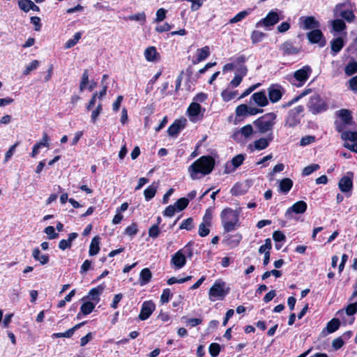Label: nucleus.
I'll return each mask as SVG.
<instances>
[{
  "mask_svg": "<svg viewBox=\"0 0 357 357\" xmlns=\"http://www.w3.org/2000/svg\"><path fill=\"white\" fill-rule=\"evenodd\" d=\"M220 218L225 233L234 231L241 225L239 213L231 208H224L220 213Z\"/></svg>",
  "mask_w": 357,
  "mask_h": 357,
  "instance_id": "nucleus-2",
  "label": "nucleus"
},
{
  "mask_svg": "<svg viewBox=\"0 0 357 357\" xmlns=\"http://www.w3.org/2000/svg\"><path fill=\"white\" fill-rule=\"evenodd\" d=\"M342 139L344 140H349L356 142H357V132L344 131L342 133Z\"/></svg>",
  "mask_w": 357,
  "mask_h": 357,
  "instance_id": "nucleus-44",
  "label": "nucleus"
},
{
  "mask_svg": "<svg viewBox=\"0 0 357 357\" xmlns=\"http://www.w3.org/2000/svg\"><path fill=\"white\" fill-rule=\"evenodd\" d=\"M307 208V205L304 201H298L294 203L291 207L288 208L285 212V215H287L292 212L296 214L304 213Z\"/></svg>",
  "mask_w": 357,
  "mask_h": 357,
  "instance_id": "nucleus-18",
  "label": "nucleus"
},
{
  "mask_svg": "<svg viewBox=\"0 0 357 357\" xmlns=\"http://www.w3.org/2000/svg\"><path fill=\"white\" fill-rule=\"evenodd\" d=\"M211 226H208V225L202 222L199 226L198 234L201 237H205L208 236L210 233V227Z\"/></svg>",
  "mask_w": 357,
  "mask_h": 357,
  "instance_id": "nucleus-56",
  "label": "nucleus"
},
{
  "mask_svg": "<svg viewBox=\"0 0 357 357\" xmlns=\"http://www.w3.org/2000/svg\"><path fill=\"white\" fill-rule=\"evenodd\" d=\"M156 192H157V187L154 186L153 184L150 185L144 191L145 199L146 201H150L151 199H153L155 197Z\"/></svg>",
  "mask_w": 357,
  "mask_h": 357,
  "instance_id": "nucleus-36",
  "label": "nucleus"
},
{
  "mask_svg": "<svg viewBox=\"0 0 357 357\" xmlns=\"http://www.w3.org/2000/svg\"><path fill=\"white\" fill-rule=\"evenodd\" d=\"M241 133L245 137H249L253 133V128L250 124H248L241 128Z\"/></svg>",
  "mask_w": 357,
  "mask_h": 357,
  "instance_id": "nucleus-63",
  "label": "nucleus"
},
{
  "mask_svg": "<svg viewBox=\"0 0 357 357\" xmlns=\"http://www.w3.org/2000/svg\"><path fill=\"white\" fill-rule=\"evenodd\" d=\"M319 168H320V166L318 164L310 165L304 167V169L302 171V175L304 176H309L311 174H312L314 172L318 170Z\"/></svg>",
  "mask_w": 357,
  "mask_h": 357,
  "instance_id": "nucleus-46",
  "label": "nucleus"
},
{
  "mask_svg": "<svg viewBox=\"0 0 357 357\" xmlns=\"http://www.w3.org/2000/svg\"><path fill=\"white\" fill-rule=\"evenodd\" d=\"M344 73L347 76H351L357 73V61L351 59L344 68Z\"/></svg>",
  "mask_w": 357,
  "mask_h": 357,
  "instance_id": "nucleus-34",
  "label": "nucleus"
},
{
  "mask_svg": "<svg viewBox=\"0 0 357 357\" xmlns=\"http://www.w3.org/2000/svg\"><path fill=\"white\" fill-rule=\"evenodd\" d=\"M176 211L175 205H169L163 211L162 214L166 217H172Z\"/></svg>",
  "mask_w": 357,
  "mask_h": 357,
  "instance_id": "nucleus-64",
  "label": "nucleus"
},
{
  "mask_svg": "<svg viewBox=\"0 0 357 357\" xmlns=\"http://www.w3.org/2000/svg\"><path fill=\"white\" fill-rule=\"evenodd\" d=\"M105 287V285L103 283L91 289L89 292L88 297L96 303H98L100 301V296L103 292Z\"/></svg>",
  "mask_w": 357,
  "mask_h": 357,
  "instance_id": "nucleus-21",
  "label": "nucleus"
},
{
  "mask_svg": "<svg viewBox=\"0 0 357 357\" xmlns=\"http://www.w3.org/2000/svg\"><path fill=\"white\" fill-rule=\"evenodd\" d=\"M32 257L36 261L40 263L41 265L47 264L50 261V257L47 254L41 255L38 248H35L32 252Z\"/></svg>",
  "mask_w": 357,
  "mask_h": 357,
  "instance_id": "nucleus-29",
  "label": "nucleus"
},
{
  "mask_svg": "<svg viewBox=\"0 0 357 357\" xmlns=\"http://www.w3.org/2000/svg\"><path fill=\"white\" fill-rule=\"evenodd\" d=\"M270 101L273 103L278 102L284 93L282 86L278 84H272L267 89Z\"/></svg>",
  "mask_w": 357,
  "mask_h": 357,
  "instance_id": "nucleus-9",
  "label": "nucleus"
},
{
  "mask_svg": "<svg viewBox=\"0 0 357 357\" xmlns=\"http://www.w3.org/2000/svg\"><path fill=\"white\" fill-rule=\"evenodd\" d=\"M302 50V47L300 45H295L294 43L288 40L284 41L280 46V51L282 52L283 56H289L298 54Z\"/></svg>",
  "mask_w": 357,
  "mask_h": 357,
  "instance_id": "nucleus-8",
  "label": "nucleus"
},
{
  "mask_svg": "<svg viewBox=\"0 0 357 357\" xmlns=\"http://www.w3.org/2000/svg\"><path fill=\"white\" fill-rule=\"evenodd\" d=\"M172 296L173 294L169 288L164 289L160 296V301L162 304L167 303Z\"/></svg>",
  "mask_w": 357,
  "mask_h": 357,
  "instance_id": "nucleus-42",
  "label": "nucleus"
},
{
  "mask_svg": "<svg viewBox=\"0 0 357 357\" xmlns=\"http://www.w3.org/2000/svg\"><path fill=\"white\" fill-rule=\"evenodd\" d=\"M152 273L148 268L142 269L139 273V284L141 286L145 285L151 282Z\"/></svg>",
  "mask_w": 357,
  "mask_h": 357,
  "instance_id": "nucleus-31",
  "label": "nucleus"
},
{
  "mask_svg": "<svg viewBox=\"0 0 357 357\" xmlns=\"http://www.w3.org/2000/svg\"><path fill=\"white\" fill-rule=\"evenodd\" d=\"M280 20L279 15L276 11L271 10L262 20V23L265 26H271L277 24Z\"/></svg>",
  "mask_w": 357,
  "mask_h": 357,
  "instance_id": "nucleus-23",
  "label": "nucleus"
},
{
  "mask_svg": "<svg viewBox=\"0 0 357 357\" xmlns=\"http://www.w3.org/2000/svg\"><path fill=\"white\" fill-rule=\"evenodd\" d=\"M304 112L303 105H298L291 109L285 118L284 126L294 128L301 123V114Z\"/></svg>",
  "mask_w": 357,
  "mask_h": 357,
  "instance_id": "nucleus-7",
  "label": "nucleus"
},
{
  "mask_svg": "<svg viewBox=\"0 0 357 357\" xmlns=\"http://www.w3.org/2000/svg\"><path fill=\"white\" fill-rule=\"evenodd\" d=\"M292 186V180L289 178H284L280 181L279 190L284 194H287L291 190Z\"/></svg>",
  "mask_w": 357,
  "mask_h": 357,
  "instance_id": "nucleus-32",
  "label": "nucleus"
},
{
  "mask_svg": "<svg viewBox=\"0 0 357 357\" xmlns=\"http://www.w3.org/2000/svg\"><path fill=\"white\" fill-rule=\"evenodd\" d=\"M340 116L345 124L351 123L352 116L351 112L349 109H341L340 111Z\"/></svg>",
  "mask_w": 357,
  "mask_h": 357,
  "instance_id": "nucleus-39",
  "label": "nucleus"
},
{
  "mask_svg": "<svg viewBox=\"0 0 357 357\" xmlns=\"http://www.w3.org/2000/svg\"><path fill=\"white\" fill-rule=\"evenodd\" d=\"M346 313L349 316H352L355 314L357 312V301L349 304L346 309H345Z\"/></svg>",
  "mask_w": 357,
  "mask_h": 357,
  "instance_id": "nucleus-62",
  "label": "nucleus"
},
{
  "mask_svg": "<svg viewBox=\"0 0 357 357\" xmlns=\"http://www.w3.org/2000/svg\"><path fill=\"white\" fill-rule=\"evenodd\" d=\"M86 322V321H82L81 323L76 324L71 328L67 330L66 332H64V337H71L73 335L75 331L78 328H81L82 326H83L84 325H85Z\"/></svg>",
  "mask_w": 357,
  "mask_h": 357,
  "instance_id": "nucleus-50",
  "label": "nucleus"
},
{
  "mask_svg": "<svg viewBox=\"0 0 357 357\" xmlns=\"http://www.w3.org/2000/svg\"><path fill=\"white\" fill-rule=\"evenodd\" d=\"M341 322L338 318H333L327 324L326 329L328 333H333L337 331L340 326Z\"/></svg>",
  "mask_w": 357,
  "mask_h": 357,
  "instance_id": "nucleus-33",
  "label": "nucleus"
},
{
  "mask_svg": "<svg viewBox=\"0 0 357 357\" xmlns=\"http://www.w3.org/2000/svg\"><path fill=\"white\" fill-rule=\"evenodd\" d=\"M193 227V219L192 218H188L182 222L179 226V229H186L188 231H191Z\"/></svg>",
  "mask_w": 357,
  "mask_h": 357,
  "instance_id": "nucleus-48",
  "label": "nucleus"
},
{
  "mask_svg": "<svg viewBox=\"0 0 357 357\" xmlns=\"http://www.w3.org/2000/svg\"><path fill=\"white\" fill-rule=\"evenodd\" d=\"M144 56L146 61L150 62L156 61L160 59V54L154 46H150L145 50Z\"/></svg>",
  "mask_w": 357,
  "mask_h": 357,
  "instance_id": "nucleus-25",
  "label": "nucleus"
},
{
  "mask_svg": "<svg viewBox=\"0 0 357 357\" xmlns=\"http://www.w3.org/2000/svg\"><path fill=\"white\" fill-rule=\"evenodd\" d=\"M194 242L190 241L182 249L180 250H181V253L185 254V259H192L194 254L192 248Z\"/></svg>",
  "mask_w": 357,
  "mask_h": 357,
  "instance_id": "nucleus-37",
  "label": "nucleus"
},
{
  "mask_svg": "<svg viewBox=\"0 0 357 357\" xmlns=\"http://www.w3.org/2000/svg\"><path fill=\"white\" fill-rule=\"evenodd\" d=\"M312 73V68L310 66L306 65L301 69L296 70L293 75V79H289V82L297 87H301L305 84L306 81L309 79Z\"/></svg>",
  "mask_w": 357,
  "mask_h": 357,
  "instance_id": "nucleus-6",
  "label": "nucleus"
},
{
  "mask_svg": "<svg viewBox=\"0 0 357 357\" xmlns=\"http://www.w3.org/2000/svg\"><path fill=\"white\" fill-rule=\"evenodd\" d=\"M100 237L99 236H94L90 243L89 245V256H94L96 255L100 250Z\"/></svg>",
  "mask_w": 357,
  "mask_h": 357,
  "instance_id": "nucleus-28",
  "label": "nucleus"
},
{
  "mask_svg": "<svg viewBox=\"0 0 357 357\" xmlns=\"http://www.w3.org/2000/svg\"><path fill=\"white\" fill-rule=\"evenodd\" d=\"M309 111L313 114H317L326 111L328 108L326 102L319 94H314L310 98L307 105Z\"/></svg>",
  "mask_w": 357,
  "mask_h": 357,
  "instance_id": "nucleus-5",
  "label": "nucleus"
},
{
  "mask_svg": "<svg viewBox=\"0 0 357 357\" xmlns=\"http://www.w3.org/2000/svg\"><path fill=\"white\" fill-rule=\"evenodd\" d=\"M160 231V230L158 225H153L149 229V236L155 239L158 237Z\"/></svg>",
  "mask_w": 357,
  "mask_h": 357,
  "instance_id": "nucleus-58",
  "label": "nucleus"
},
{
  "mask_svg": "<svg viewBox=\"0 0 357 357\" xmlns=\"http://www.w3.org/2000/svg\"><path fill=\"white\" fill-rule=\"evenodd\" d=\"M185 119H176L167 129L168 135L170 137H177L178 133L185 127Z\"/></svg>",
  "mask_w": 357,
  "mask_h": 357,
  "instance_id": "nucleus-14",
  "label": "nucleus"
},
{
  "mask_svg": "<svg viewBox=\"0 0 357 357\" xmlns=\"http://www.w3.org/2000/svg\"><path fill=\"white\" fill-rule=\"evenodd\" d=\"M353 176L352 172H347V175L340 178L338 183V187L342 192H347L352 190L353 188Z\"/></svg>",
  "mask_w": 357,
  "mask_h": 357,
  "instance_id": "nucleus-13",
  "label": "nucleus"
},
{
  "mask_svg": "<svg viewBox=\"0 0 357 357\" xmlns=\"http://www.w3.org/2000/svg\"><path fill=\"white\" fill-rule=\"evenodd\" d=\"M220 345L218 343H211L208 347V351L211 357H217L220 352Z\"/></svg>",
  "mask_w": 357,
  "mask_h": 357,
  "instance_id": "nucleus-47",
  "label": "nucleus"
},
{
  "mask_svg": "<svg viewBox=\"0 0 357 357\" xmlns=\"http://www.w3.org/2000/svg\"><path fill=\"white\" fill-rule=\"evenodd\" d=\"M82 33L80 32H77L73 36V38L69 39L65 44V48L69 49L74 47L81 38Z\"/></svg>",
  "mask_w": 357,
  "mask_h": 357,
  "instance_id": "nucleus-43",
  "label": "nucleus"
},
{
  "mask_svg": "<svg viewBox=\"0 0 357 357\" xmlns=\"http://www.w3.org/2000/svg\"><path fill=\"white\" fill-rule=\"evenodd\" d=\"M102 111V105L101 103H99L97 107L92 111L91 121L93 123H95L97 121L98 116Z\"/></svg>",
  "mask_w": 357,
  "mask_h": 357,
  "instance_id": "nucleus-53",
  "label": "nucleus"
},
{
  "mask_svg": "<svg viewBox=\"0 0 357 357\" xmlns=\"http://www.w3.org/2000/svg\"><path fill=\"white\" fill-rule=\"evenodd\" d=\"M237 91H231L228 89H225L221 92V96L225 102H229L234 99L236 96Z\"/></svg>",
  "mask_w": 357,
  "mask_h": 357,
  "instance_id": "nucleus-38",
  "label": "nucleus"
},
{
  "mask_svg": "<svg viewBox=\"0 0 357 357\" xmlns=\"http://www.w3.org/2000/svg\"><path fill=\"white\" fill-rule=\"evenodd\" d=\"M299 26L304 30H314L319 28L320 23L314 16H302L299 18Z\"/></svg>",
  "mask_w": 357,
  "mask_h": 357,
  "instance_id": "nucleus-10",
  "label": "nucleus"
},
{
  "mask_svg": "<svg viewBox=\"0 0 357 357\" xmlns=\"http://www.w3.org/2000/svg\"><path fill=\"white\" fill-rule=\"evenodd\" d=\"M189 204V199L186 197H181L178 199L175 203V207L178 209V211L184 210Z\"/></svg>",
  "mask_w": 357,
  "mask_h": 357,
  "instance_id": "nucleus-45",
  "label": "nucleus"
},
{
  "mask_svg": "<svg viewBox=\"0 0 357 357\" xmlns=\"http://www.w3.org/2000/svg\"><path fill=\"white\" fill-rule=\"evenodd\" d=\"M246 60H247L246 56L243 54H241V55H238V56L234 57L233 63H234L235 67H236L238 68V67H241V66H245L244 65V63H245Z\"/></svg>",
  "mask_w": 357,
  "mask_h": 357,
  "instance_id": "nucleus-59",
  "label": "nucleus"
},
{
  "mask_svg": "<svg viewBox=\"0 0 357 357\" xmlns=\"http://www.w3.org/2000/svg\"><path fill=\"white\" fill-rule=\"evenodd\" d=\"M331 54L335 56L344 46V41L342 37L333 38L331 41Z\"/></svg>",
  "mask_w": 357,
  "mask_h": 357,
  "instance_id": "nucleus-26",
  "label": "nucleus"
},
{
  "mask_svg": "<svg viewBox=\"0 0 357 357\" xmlns=\"http://www.w3.org/2000/svg\"><path fill=\"white\" fill-rule=\"evenodd\" d=\"M265 36V33L261 32L259 31H253L251 34V40L252 43H257L261 42L264 37Z\"/></svg>",
  "mask_w": 357,
  "mask_h": 357,
  "instance_id": "nucleus-49",
  "label": "nucleus"
},
{
  "mask_svg": "<svg viewBox=\"0 0 357 357\" xmlns=\"http://www.w3.org/2000/svg\"><path fill=\"white\" fill-rule=\"evenodd\" d=\"M44 232L48 236L49 239H55L59 236V234L55 231V229L53 226H47L45 227Z\"/></svg>",
  "mask_w": 357,
  "mask_h": 357,
  "instance_id": "nucleus-57",
  "label": "nucleus"
},
{
  "mask_svg": "<svg viewBox=\"0 0 357 357\" xmlns=\"http://www.w3.org/2000/svg\"><path fill=\"white\" fill-rule=\"evenodd\" d=\"M249 11L243 10L237 13L233 18L229 20V22L234 24L243 20L247 15H248Z\"/></svg>",
  "mask_w": 357,
  "mask_h": 357,
  "instance_id": "nucleus-54",
  "label": "nucleus"
},
{
  "mask_svg": "<svg viewBox=\"0 0 357 357\" xmlns=\"http://www.w3.org/2000/svg\"><path fill=\"white\" fill-rule=\"evenodd\" d=\"M39 66V61L38 60H33L29 65H27L23 71L24 75H28L32 70H36Z\"/></svg>",
  "mask_w": 357,
  "mask_h": 357,
  "instance_id": "nucleus-52",
  "label": "nucleus"
},
{
  "mask_svg": "<svg viewBox=\"0 0 357 357\" xmlns=\"http://www.w3.org/2000/svg\"><path fill=\"white\" fill-rule=\"evenodd\" d=\"M250 101L255 102L259 107H265L268 104L264 90L254 93L250 97Z\"/></svg>",
  "mask_w": 357,
  "mask_h": 357,
  "instance_id": "nucleus-17",
  "label": "nucleus"
},
{
  "mask_svg": "<svg viewBox=\"0 0 357 357\" xmlns=\"http://www.w3.org/2000/svg\"><path fill=\"white\" fill-rule=\"evenodd\" d=\"M202 107L197 102H192L188 108V114L190 116H197L201 112Z\"/></svg>",
  "mask_w": 357,
  "mask_h": 357,
  "instance_id": "nucleus-35",
  "label": "nucleus"
},
{
  "mask_svg": "<svg viewBox=\"0 0 357 357\" xmlns=\"http://www.w3.org/2000/svg\"><path fill=\"white\" fill-rule=\"evenodd\" d=\"M97 303H93L91 301H86L82 303L80 307V312L77 314V317L79 319L80 317V313H82L84 315H88L91 314Z\"/></svg>",
  "mask_w": 357,
  "mask_h": 357,
  "instance_id": "nucleus-30",
  "label": "nucleus"
},
{
  "mask_svg": "<svg viewBox=\"0 0 357 357\" xmlns=\"http://www.w3.org/2000/svg\"><path fill=\"white\" fill-rule=\"evenodd\" d=\"M244 160H245L244 155H243V154L236 155L231 159V165L233 166L232 169H228L229 164L227 163L225 165V169L224 172L225 174H229L230 172L234 171L236 169H237L238 167H240L243 164Z\"/></svg>",
  "mask_w": 357,
  "mask_h": 357,
  "instance_id": "nucleus-24",
  "label": "nucleus"
},
{
  "mask_svg": "<svg viewBox=\"0 0 357 357\" xmlns=\"http://www.w3.org/2000/svg\"><path fill=\"white\" fill-rule=\"evenodd\" d=\"M276 114L268 112L253 121V124L260 133L271 132L275 123Z\"/></svg>",
  "mask_w": 357,
  "mask_h": 357,
  "instance_id": "nucleus-3",
  "label": "nucleus"
},
{
  "mask_svg": "<svg viewBox=\"0 0 357 357\" xmlns=\"http://www.w3.org/2000/svg\"><path fill=\"white\" fill-rule=\"evenodd\" d=\"M171 264L176 269L183 268L186 264V259L184 253H181V250H178L174 253L171 259Z\"/></svg>",
  "mask_w": 357,
  "mask_h": 357,
  "instance_id": "nucleus-16",
  "label": "nucleus"
},
{
  "mask_svg": "<svg viewBox=\"0 0 357 357\" xmlns=\"http://www.w3.org/2000/svg\"><path fill=\"white\" fill-rule=\"evenodd\" d=\"M78 236L77 233L72 232L68 234V239H62L59 243V248L61 250H65L68 248H70L72 246L73 241Z\"/></svg>",
  "mask_w": 357,
  "mask_h": 357,
  "instance_id": "nucleus-27",
  "label": "nucleus"
},
{
  "mask_svg": "<svg viewBox=\"0 0 357 357\" xmlns=\"http://www.w3.org/2000/svg\"><path fill=\"white\" fill-rule=\"evenodd\" d=\"M215 159L211 155H202L194 161L188 168V172L192 180L199 178L198 176L209 174L215 167Z\"/></svg>",
  "mask_w": 357,
  "mask_h": 357,
  "instance_id": "nucleus-1",
  "label": "nucleus"
},
{
  "mask_svg": "<svg viewBox=\"0 0 357 357\" xmlns=\"http://www.w3.org/2000/svg\"><path fill=\"white\" fill-rule=\"evenodd\" d=\"M333 29L336 32H341L346 29V24L344 20L336 19L333 21Z\"/></svg>",
  "mask_w": 357,
  "mask_h": 357,
  "instance_id": "nucleus-40",
  "label": "nucleus"
},
{
  "mask_svg": "<svg viewBox=\"0 0 357 357\" xmlns=\"http://www.w3.org/2000/svg\"><path fill=\"white\" fill-rule=\"evenodd\" d=\"M230 292L229 287L227 286L226 282L222 279L215 281L208 291V297L211 301L215 300L222 301Z\"/></svg>",
  "mask_w": 357,
  "mask_h": 357,
  "instance_id": "nucleus-4",
  "label": "nucleus"
},
{
  "mask_svg": "<svg viewBox=\"0 0 357 357\" xmlns=\"http://www.w3.org/2000/svg\"><path fill=\"white\" fill-rule=\"evenodd\" d=\"M89 83V73H88V70H84L82 75V79H81V82L79 83V91H83L84 89L86 87V85L88 84Z\"/></svg>",
  "mask_w": 357,
  "mask_h": 357,
  "instance_id": "nucleus-51",
  "label": "nucleus"
},
{
  "mask_svg": "<svg viewBox=\"0 0 357 357\" xmlns=\"http://www.w3.org/2000/svg\"><path fill=\"white\" fill-rule=\"evenodd\" d=\"M272 249V243L270 238H266L265 240V243L262 245H261L259 248V252L260 254L265 253L267 250L269 252Z\"/></svg>",
  "mask_w": 357,
  "mask_h": 357,
  "instance_id": "nucleus-60",
  "label": "nucleus"
},
{
  "mask_svg": "<svg viewBox=\"0 0 357 357\" xmlns=\"http://www.w3.org/2000/svg\"><path fill=\"white\" fill-rule=\"evenodd\" d=\"M155 309V305L152 301H146L142 303L139 314V319L142 321L146 320L152 314Z\"/></svg>",
  "mask_w": 357,
  "mask_h": 357,
  "instance_id": "nucleus-12",
  "label": "nucleus"
},
{
  "mask_svg": "<svg viewBox=\"0 0 357 357\" xmlns=\"http://www.w3.org/2000/svg\"><path fill=\"white\" fill-rule=\"evenodd\" d=\"M248 106L245 104H241L236 108V115L237 116H248Z\"/></svg>",
  "mask_w": 357,
  "mask_h": 357,
  "instance_id": "nucleus-55",
  "label": "nucleus"
},
{
  "mask_svg": "<svg viewBox=\"0 0 357 357\" xmlns=\"http://www.w3.org/2000/svg\"><path fill=\"white\" fill-rule=\"evenodd\" d=\"M210 54V47L208 45H206L202 48H198L196 51V56L192 61V64L197 65L204 61L209 56Z\"/></svg>",
  "mask_w": 357,
  "mask_h": 357,
  "instance_id": "nucleus-15",
  "label": "nucleus"
},
{
  "mask_svg": "<svg viewBox=\"0 0 357 357\" xmlns=\"http://www.w3.org/2000/svg\"><path fill=\"white\" fill-rule=\"evenodd\" d=\"M243 238L240 233L228 235L224 240L223 243L230 248L237 247Z\"/></svg>",
  "mask_w": 357,
  "mask_h": 357,
  "instance_id": "nucleus-19",
  "label": "nucleus"
},
{
  "mask_svg": "<svg viewBox=\"0 0 357 357\" xmlns=\"http://www.w3.org/2000/svg\"><path fill=\"white\" fill-rule=\"evenodd\" d=\"M237 73L233 79L230 82L229 84L232 87H237L242 82L243 77L248 73V68L246 66H241L237 68Z\"/></svg>",
  "mask_w": 357,
  "mask_h": 357,
  "instance_id": "nucleus-20",
  "label": "nucleus"
},
{
  "mask_svg": "<svg viewBox=\"0 0 357 357\" xmlns=\"http://www.w3.org/2000/svg\"><path fill=\"white\" fill-rule=\"evenodd\" d=\"M138 226L136 222H132L130 225L128 226L124 231V234L132 237L135 236L138 232Z\"/></svg>",
  "mask_w": 357,
  "mask_h": 357,
  "instance_id": "nucleus-41",
  "label": "nucleus"
},
{
  "mask_svg": "<svg viewBox=\"0 0 357 357\" xmlns=\"http://www.w3.org/2000/svg\"><path fill=\"white\" fill-rule=\"evenodd\" d=\"M273 133L271 132L268 135L266 138L261 137L259 139H257L254 142V148L256 150H264L266 149L269 146L270 142L273 140Z\"/></svg>",
  "mask_w": 357,
  "mask_h": 357,
  "instance_id": "nucleus-22",
  "label": "nucleus"
},
{
  "mask_svg": "<svg viewBox=\"0 0 357 357\" xmlns=\"http://www.w3.org/2000/svg\"><path fill=\"white\" fill-rule=\"evenodd\" d=\"M212 219H213L212 211H211V209L208 208L206 210L205 214L202 219V222L208 225V226H211V222H212Z\"/></svg>",
  "mask_w": 357,
  "mask_h": 357,
  "instance_id": "nucleus-61",
  "label": "nucleus"
},
{
  "mask_svg": "<svg viewBox=\"0 0 357 357\" xmlns=\"http://www.w3.org/2000/svg\"><path fill=\"white\" fill-rule=\"evenodd\" d=\"M307 37L312 44H319L321 47L326 45V39L322 31L319 28L309 31L307 33Z\"/></svg>",
  "mask_w": 357,
  "mask_h": 357,
  "instance_id": "nucleus-11",
  "label": "nucleus"
}]
</instances>
